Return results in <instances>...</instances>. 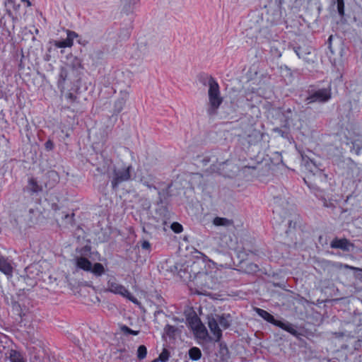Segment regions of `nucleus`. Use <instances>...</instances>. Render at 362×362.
I'll return each instance as SVG.
<instances>
[{
  "mask_svg": "<svg viewBox=\"0 0 362 362\" xmlns=\"http://www.w3.org/2000/svg\"><path fill=\"white\" fill-rule=\"evenodd\" d=\"M232 319L229 314L215 315L208 317V326L212 334L211 339L218 341L222 337V329H228Z\"/></svg>",
  "mask_w": 362,
  "mask_h": 362,
  "instance_id": "obj_1",
  "label": "nucleus"
},
{
  "mask_svg": "<svg viewBox=\"0 0 362 362\" xmlns=\"http://www.w3.org/2000/svg\"><path fill=\"white\" fill-rule=\"evenodd\" d=\"M194 286V292L199 295H208V291L214 289L216 281L211 274L199 272L191 282L190 287Z\"/></svg>",
  "mask_w": 362,
  "mask_h": 362,
  "instance_id": "obj_2",
  "label": "nucleus"
},
{
  "mask_svg": "<svg viewBox=\"0 0 362 362\" xmlns=\"http://www.w3.org/2000/svg\"><path fill=\"white\" fill-rule=\"evenodd\" d=\"M208 83L209 107L207 113L209 115L213 116L217 113L218 109L223 103V98L221 95L219 85L214 78H210Z\"/></svg>",
  "mask_w": 362,
  "mask_h": 362,
  "instance_id": "obj_3",
  "label": "nucleus"
},
{
  "mask_svg": "<svg viewBox=\"0 0 362 362\" xmlns=\"http://www.w3.org/2000/svg\"><path fill=\"white\" fill-rule=\"evenodd\" d=\"M131 165L113 166L108 173L113 189H116L123 182L128 181L131 177Z\"/></svg>",
  "mask_w": 362,
  "mask_h": 362,
  "instance_id": "obj_4",
  "label": "nucleus"
},
{
  "mask_svg": "<svg viewBox=\"0 0 362 362\" xmlns=\"http://www.w3.org/2000/svg\"><path fill=\"white\" fill-rule=\"evenodd\" d=\"M77 268L85 272H90L96 276H100L105 273V268L100 263H95L93 265L86 257H78L75 259Z\"/></svg>",
  "mask_w": 362,
  "mask_h": 362,
  "instance_id": "obj_5",
  "label": "nucleus"
},
{
  "mask_svg": "<svg viewBox=\"0 0 362 362\" xmlns=\"http://www.w3.org/2000/svg\"><path fill=\"white\" fill-rule=\"evenodd\" d=\"M255 310L258 315H259L266 321L287 331L288 332L293 335H296L297 334V332L295 329L294 327L290 322L277 320L274 317L273 315H272L267 311L262 310L261 308H256Z\"/></svg>",
  "mask_w": 362,
  "mask_h": 362,
  "instance_id": "obj_6",
  "label": "nucleus"
},
{
  "mask_svg": "<svg viewBox=\"0 0 362 362\" xmlns=\"http://www.w3.org/2000/svg\"><path fill=\"white\" fill-rule=\"evenodd\" d=\"M107 291L117 295H120L136 305H139V300L134 297L129 291L121 284L116 281L115 279H110L107 281Z\"/></svg>",
  "mask_w": 362,
  "mask_h": 362,
  "instance_id": "obj_7",
  "label": "nucleus"
},
{
  "mask_svg": "<svg viewBox=\"0 0 362 362\" xmlns=\"http://www.w3.org/2000/svg\"><path fill=\"white\" fill-rule=\"evenodd\" d=\"M188 322L196 338L204 341L210 338L206 327L199 317H192L189 319Z\"/></svg>",
  "mask_w": 362,
  "mask_h": 362,
  "instance_id": "obj_8",
  "label": "nucleus"
},
{
  "mask_svg": "<svg viewBox=\"0 0 362 362\" xmlns=\"http://www.w3.org/2000/svg\"><path fill=\"white\" fill-rule=\"evenodd\" d=\"M332 97L331 86L315 90L310 93L306 98L308 104L313 103H326Z\"/></svg>",
  "mask_w": 362,
  "mask_h": 362,
  "instance_id": "obj_9",
  "label": "nucleus"
},
{
  "mask_svg": "<svg viewBox=\"0 0 362 362\" xmlns=\"http://www.w3.org/2000/svg\"><path fill=\"white\" fill-rule=\"evenodd\" d=\"M301 127V122L300 121L298 116L295 114L293 115V118L287 119L286 125L285 126V130H282L281 128L276 127L274 128L273 131L282 137H287L289 131L300 130Z\"/></svg>",
  "mask_w": 362,
  "mask_h": 362,
  "instance_id": "obj_10",
  "label": "nucleus"
},
{
  "mask_svg": "<svg viewBox=\"0 0 362 362\" xmlns=\"http://www.w3.org/2000/svg\"><path fill=\"white\" fill-rule=\"evenodd\" d=\"M348 134L346 144H351V151H354L356 154H358L362 149V134L349 131Z\"/></svg>",
  "mask_w": 362,
  "mask_h": 362,
  "instance_id": "obj_11",
  "label": "nucleus"
},
{
  "mask_svg": "<svg viewBox=\"0 0 362 362\" xmlns=\"http://www.w3.org/2000/svg\"><path fill=\"white\" fill-rule=\"evenodd\" d=\"M78 37V34L74 31L66 30V38L62 40H55L54 45L58 48L71 47L74 45V40Z\"/></svg>",
  "mask_w": 362,
  "mask_h": 362,
  "instance_id": "obj_12",
  "label": "nucleus"
},
{
  "mask_svg": "<svg viewBox=\"0 0 362 362\" xmlns=\"http://www.w3.org/2000/svg\"><path fill=\"white\" fill-rule=\"evenodd\" d=\"M13 267L11 261L7 258L0 256V271L6 276H12Z\"/></svg>",
  "mask_w": 362,
  "mask_h": 362,
  "instance_id": "obj_13",
  "label": "nucleus"
},
{
  "mask_svg": "<svg viewBox=\"0 0 362 362\" xmlns=\"http://www.w3.org/2000/svg\"><path fill=\"white\" fill-rule=\"evenodd\" d=\"M351 243L346 239H334L331 243L332 248H340L344 250H349Z\"/></svg>",
  "mask_w": 362,
  "mask_h": 362,
  "instance_id": "obj_14",
  "label": "nucleus"
},
{
  "mask_svg": "<svg viewBox=\"0 0 362 362\" xmlns=\"http://www.w3.org/2000/svg\"><path fill=\"white\" fill-rule=\"evenodd\" d=\"M311 48L310 47H298L294 48V51L297 56L300 59H303L305 62H309L310 60L308 58V55L311 54Z\"/></svg>",
  "mask_w": 362,
  "mask_h": 362,
  "instance_id": "obj_15",
  "label": "nucleus"
},
{
  "mask_svg": "<svg viewBox=\"0 0 362 362\" xmlns=\"http://www.w3.org/2000/svg\"><path fill=\"white\" fill-rule=\"evenodd\" d=\"M122 97L118 99L115 104V111L119 113L120 112L125 105V103L128 98V93L127 91L121 92Z\"/></svg>",
  "mask_w": 362,
  "mask_h": 362,
  "instance_id": "obj_16",
  "label": "nucleus"
},
{
  "mask_svg": "<svg viewBox=\"0 0 362 362\" xmlns=\"http://www.w3.org/2000/svg\"><path fill=\"white\" fill-rule=\"evenodd\" d=\"M8 359L10 362H27L25 356L16 350H11Z\"/></svg>",
  "mask_w": 362,
  "mask_h": 362,
  "instance_id": "obj_17",
  "label": "nucleus"
},
{
  "mask_svg": "<svg viewBox=\"0 0 362 362\" xmlns=\"http://www.w3.org/2000/svg\"><path fill=\"white\" fill-rule=\"evenodd\" d=\"M69 66L74 70H78L83 68L81 60L76 57H71Z\"/></svg>",
  "mask_w": 362,
  "mask_h": 362,
  "instance_id": "obj_18",
  "label": "nucleus"
},
{
  "mask_svg": "<svg viewBox=\"0 0 362 362\" xmlns=\"http://www.w3.org/2000/svg\"><path fill=\"white\" fill-rule=\"evenodd\" d=\"M28 187L33 192H38L42 191V186L38 185L34 178H30L28 181Z\"/></svg>",
  "mask_w": 362,
  "mask_h": 362,
  "instance_id": "obj_19",
  "label": "nucleus"
},
{
  "mask_svg": "<svg viewBox=\"0 0 362 362\" xmlns=\"http://www.w3.org/2000/svg\"><path fill=\"white\" fill-rule=\"evenodd\" d=\"M189 358L193 361L199 360L202 356L201 351L197 347H192L189 351Z\"/></svg>",
  "mask_w": 362,
  "mask_h": 362,
  "instance_id": "obj_20",
  "label": "nucleus"
},
{
  "mask_svg": "<svg viewBox=\"0 0 362 362\" xmlns=\"http://www.w3.org/2000/svg\"><path fill=\"white\" fill-rule=\"evenodd\" d=\"M214 224L216 226H229L231 221L226 218L216 217L214 219Z\"/></svg>",
  "mask_w": 362,
  "mask_h": 362,
  "instance_id": "obj_21",
  "label": "nucleus"
},
{
  "mask_svg": "<svg viewBox=\"0 0 362 362\" xmlns=\"http://www.w3.org/2000/svg\"><path fill=\"white\" fill-rule=\"evenodd\" d=\"M305 166L314 175L318 170H320L319 166H317L313 160L308 161Z\"/></svg>",
  "mask_w": 362,
  "mask_h": 362,
  "instance_id": "obj_22",
  "label": "nucleus"
},
{
  "mask_svg": "<svg viewBox=\"0 0 362 362\" xmlns=\"http://www.w3.org/2000/svg\"><path fill=\"white\" fill-rule=\"evenodd\" d=\"M147 349L144 345H141L137 349V357L139 359H143L146 356Z\"/></svg>",
  "mask_w": 362,
  "mask_h": 362,
  "instance_id": "obj_23",
  "label": "nucleus"
},
{
  "mask_svg": "<svg viewBox=\"0 0 362 362\" xmlns=\"http://www.w3.org/2000/svg\"><path fill=\"white\" fill-rule=\"evenodd\" d=\"M121 330L124 333L127 334H132V335H138L139 333V331L138 330H133L128 327L126 325H123L121 327Z\"/></svg>",
  "mask_w": 362,
  "mask_h": 362,
  "instance_id": "obj_24",
  "label": "nucleus"
},
{
  "mask_svg": "<svg viewBox=\"0 0 362 362\" xmlns=\"http://www.w3.org/2000/svg\"><path fill=\"white\" fill-rule=\"evenodd\" d=\"M337 11L341 16L344 15V0H337Z\"/></svg>",
  "mask_w": 362,
  "mask_h": 362,
  "instance_id": "obj_25",
  "label": "nucleus"
},
{
  "mask_svg": "<svg viewBox=\"0 0 362 362\" xmlns=\"http://www.w3.org/2000/svg\"><path fill=\"white\" fill-rule=\"evenodd\" d=\"M171 229L176 233H180L183 230V227L177 222H174L171 225Z\"/></svg>",
  "mask_w": 362,
  "mask_h": 362,
  "instance_id": "obj_26",
  "label": "nucleus"
},
{
  "mask_svg": "<svg viewBox=\"0 0 362 362\" xmlns=\"http://www.w3.org/2000/svg\"><path fill=\"white\" fill-rule=\"evenodd\" d=\"M334 266L336 268H337V269L346 268V269H351V270H358V269L356 267H352V266H349L348 264H342L341 262H335L334 264Z\"/></svg>",
  "mask_w": 362,
  "mask_h": 362,
  "instance_id": "obj_27",
  "label": "nucleus"
},
{
  "mask_svg": "<svg viewBox=\"0 0 362 362\" xmlns=\"http://www.w3.org/2000/svg\"><path fill=\"white\" fill-rule=\"evenodd\" d=\"M169 358V353L168 351L164 350L159 356L158 361H160L161 362H166L168 361Z\"/></svg>",
  "mask_w": 362,
  "mask_h": 362,
  "instance_id": "obj_28",
  "label": "nucleus"
},
{
  "mask_svg": "<svg viewBox=\"0 0 362 362\" xmlns=\"http://www.w3.org/2000/svg\"><path fill=\"white\" fill-rule=\"evenodd\" d=\"M59 78L60 79L64 82L67 78V71L66 69L62 68L59 73Z\"/></svg>",
  "mask_w": 362,
  "mask_h": 362,
  "instance_id": "obj_29",
  "label": "nucleus"
},
{
  "mask_svg": "<svg viewBox=\"0 0 362 362\" xmlns=\"http://www.w3.org/2000/svg\"><path fill=\"white\" fill-rule=\"evenodd\" d=\"M141 247L143 249L148 250L150 248L151 245L148 241L145 240L142 243Z\"/></svg>",
  "mask_w": 362,
  "mask_h": 362,
  "instance_id": "obj_30",
  "label": "nucleus"
},
{
  "mask_svg": "<svg viewBox=\"0 0 362 362\" xmlns=\"http://www.w3.org/2000/svg\"><path fill=\"white\" fill-rule=\"evenodd\" d=\"M45 147L48 150H51L53 147V144L51 141H47L46 143H45Z\"/></svg>",
  "mask_w": 362,
  "mask_h": 362,
  "instance_id": "obj_31",
  "label": "nucleus"
},
{
  "mask_svg": "<svg viewBox=\"0 0 362 362\" xmlns=\"http://www.w3.org/2000/svg\"><path fill=\"white\" fill-rule=\"evenodd\" d=\"M23 2L25 3L27 7L31 6V2L30 0H21Z\"/></svg>",
  "mask_w": 362,
  "mask_h": 362,
  "instance_id": "obj_32",
  "label": "nucleus"
},
{
  "mask_svg": "<svg viewBox=\"0 0 362 362\" xmlns=\"http://www.w3.org/2000/svg\"><path fill=\"white\" fill-rule=\"evenodd\" d=\"M140 0H129V4H137Z\"/></svg>",
  "mask_w": 362,
  "mask_h": 362,
  "instance_id": "obj_33",
  "label": "nucleus"
},
{
  "mask_svg": "<svg viewBox=\"0 0 362 362\" xmlns=\"http://www.w3.org/2000/svg\"><path fill=\"white\" fill-rule=\"evenodd\" d=\"M144 185H146L148 188H151L152 187L151 185H148V184H147L146 182H144Z\"/></svg>",
  "mask_w": 362,
  "mask_h": 362,
  "instance_id": "obj_34",
  "label": "nucleus"
},
{
  "mask_svg": "<svg viewBox=\"0 0 362 362\" xmlns=\"http://www.w3.org/2000/svg\"><path fill=\"white\" fill-rule=\"evenodd\" d=\"M8 1H9L10 3H13V0H8Z\"/></svg>",
  "mask_w": 362,
  "mask_h": 362,
  "instance_id": "obj_35",
  "label": "nucleus"
}]
</instances>
